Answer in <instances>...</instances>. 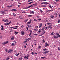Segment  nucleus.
<instances>
[{
    "label": "nucleus",
    "instance_id": "obj_27",
    "mask_svg": "<svg viewBox=\"0 0 60 60\" xmlns=\"http://www.w3.org/2000/svg\"><path fill=\"white\" fill-rule=\"evenodd\" d=\"M28 20V19H26L25 21H24L25 22V23H26V22H27V21Z\"/></svg>",
    "mask_w": 60,
    "mask_h": 60
},
{
    "label": "nucleus",
    "instance_id": "obj_57",
    "mask_svg": "<svg viewBox=\"0 0 60 60\" xmlns=\"http://www.w3.org/2000/svg\"><path fill=\"white\" fill-rule=\"evenodd\" d=\"M30 1H32V0H29L28 1V2H30Z\"/></svg>",
    "mask_w": 60,
    "mask_h": 60
},
{
    "label": "nucleus",
    "instance_id": "obj_55",
    "mask_svg": "<svg viewBox=\"0 0 60 60\" xmlns=\"http://www.w3.org/2000/svg\"><path fill=\"white\" fill-rule=\"evenodd\" d=\"M46 11H47V12H49V10H47Z\"/></svg>",
    "mask_w": 60,
    "mask_h": 60
},
{
    "label": "nucleus",
    "instance_id": "obj_53",
    "mask_svg": "<svg viewBox=\"0 0 60 60\" xmlns=\"http://www.w3.org/2000/svg\"><path fill=\"white\" fill-rule=\"evenodd\" d=\"M31 53V54L32 55H34V53L32 52Z\"/></svg>",
    "mask_w": 60,
    "mask_h": 60
},
{
    "label": "nucleus",
    "instance_id": "obj_17",
    "mask_svg": "<svg viewBox=\"0 0 60 60\" xmlns=\"http://www.w3.org/2000/svg\"><path fill=\"white\" fill-rule=\"evenodd\" d=\"M48 28H50V29H52V27H51V26L49 25L48 26Z\"/></svg>",
    "mask_w": 60,
    "mask_h": 60
},
{
    "label": "nucleus",
    "instance_id": "obj_7",
    "mask_svg": "<svg viewBox=\"0 0 60 60\" xmlns=\"http://www.w3.org/2000/svg\"><path fill=\"white\" fill-rule=\"evenodd\" d=\"M11 21H10L8 23H4V24L5 26H7L8 25H10V24H11Z\"/></svg>",
    "mask_w": 60,
    "mask_h": 60
},
{
    "label": "nucleus",
    "instance_id": "obj_3",
    "mask_svg": "<svg viewBox=\"0 0 60 60\" xmlns=\"http://www.w3.org/2000/svg\"><path fill=\"white\" fill-rule=\"evenodd\" d=\"M13 28V27H9V30H10V32H13V31L14 30L12 29V28Z\"/></svg>",
    "mask_w": 60,
    "mask_h": 60
},
{
    "label": "nucleus",
    "instance_id": "obj_24",
    "mask_svg": "<svg viewBox=\"0 0 60 60\" xmlns=\"http://www.w3.org/2000/svg\"><path fill=\"white\" fill-rule=\"evenodd\" d=\"M12 5H11V6H7V7H8V8H10L12 6Z\"/></svg>",
    "mask_w": 60,
    "mask_h": 60
},
{
    "label": "nucleus",
    "instance_id": "obj_30",
    "mask_svg": "<svg viewBox=\"0 0 60 60\" xmlns=\"http://www.w3.org/2000/svg\"><path fill=\"white\" fill-rule=\"evenodd\" d=\"M41 7H46V6L44 5L41 6Z\"/></svg>",
    "mask_w": 60,
    "mask_h": 60
},
{
    "label": "nucleus",
    "instance_id": "obj_29",
    "mask_svg": "<svg viewBox=\"0 0 60 60\" xmlns=\"http://www.w3.org/2000/svg\"><path fill=\"white\" fill-rule=\"evenodd\" d=\"M31 6H32V7H33V5H31L30 6H29L28 7H27L28 8H30V7H31Z\"/></svg>",
    "mask_w": 60,
    "mask_h": 60
},
{
    "label": "nucleus",
    "instance_id": "obj_40",
    "mask_svg": "<svg viewBox=\"0 0 60 60\" xmlns=\"http://www.w3.org/2000/svg\"><path fill=\"white\" fill-rule=\"evenodd\" d=\"M40 12H41L42 13H43V11H42V10H40Z\"/></svg>",
    "mask_w": 60,
    "mask_h": 60
},
{
    "label": "nucleus",
    "instance_id": "obj_12",
    "mask_svg": "<svg viewBox=\"0 0 60 60\" xmlns=\"http://www.w3.org/2000/svg\"><path fill=\"white\" fill-rule=\"evenodd\" d=\"M29 56V55H28L27 56H25L24 57V59H26H26H28V57Z\"/></svg>",
    "mask_w": 60,
    "mask_h": 60
},
{
    "label": "nucleus",
    "instance_id": "obj_4",
    "mask_svg": "<svg viewBox=\"0 0 60 60\" xmlns=\"http://www.w3.org/2000/svg\"><path fill=\"white\" fill-rule=\"evenodd\" d=\"M49 52V51L48 50H47L43 52L42 53H43V54H47V53H48Z\"/></svg>",
    "mask_w": 60,
    "mask_h": 60
},
{
    "label": "nucleus",
    "instance_id": "obj_54",
    "mask_svg": "<svg viewBox=\"0 0 60 60\" xmlns=\"http://www.w3.org/2000/svg\"><path fill=\"white\" fill-rule=\"evenodd\" d=\"M32 14H34V11H32Z\"/></svg>",
    "mask_w": 60,
    "mask_h": 60
},
{
    "label": "nucleus",
    "instance_id": "obj_22",
    "mask_svg": "<svg viewBox=\"0 0 60 60\" xmlns=\"http://www.w3.org/2000/svg\"><path fill=\"white\" fill-rule=\"evenodd\" d=\"M23 58H20L18 59V60H23Z\"/></svg>",
    "mask_w": 60,
    "mask_h": 60
},
{
    "label": "nucleus",
    "instance_id": "obj_23",
    "mask_svg": "<svg viewBox=\"0 0 60 60\" xmlns=\"http://www.w3.org/2000/svg\"><path fill=\"white\" fill-rule=\"evenodd\" d=\"M14 37L12 36L11 37V40H14Z\"/></svg>",
    "mask_w": 60,
    "mask_h": 60
},
{
    "label": "nucleus",
    "instance_id": "obj_6",
    "mask_svg": "<svg viewBox=\"0 0 60 60\" xmlns=\"http://www.w3.org/2000/svg\"><path fill=\"white\" fill-rule=\"evenodd\" d=\"M14 43H12V45L13 46H15V45H16V43H17L15 41H14Z\"/></svg>",
    "mask_w": 60,
    "mask_h": 60
},
{
    "label": "nucleus",
    "instance_id": "obj_64",
    "mask_svg": "<svg viewBox=\"0 0 60 60\" xmlns=\"http://www.w3.org/2000/svg\"><path fill=\"white\" fill-rule=\"evenodd\" d=\"M22 13H26V12H22Z\"/></svg>",
    "mask_w": 60,
    "mask_h": 60
},
{
    "label": "nucleus",
    "instance_id": "obj_13",
    "mask_svg": "<svg viewBox=\"0 0 60 60\" xmlns=\"http://www.w3.org/2000/svg\"><path fill=\"white\" fill-rule=\"evenodd\" d=\"M40 25L39 26V28H41V27H42V23H40Z\"/></svg>",
    "mask_w": 60,
    "mask_h": 60
},
{
    "label": "nucleus",
    "instance_id": "obj_41",
    "mask_svg": "<svg viewBox=\"0 0 60 60\" xmlns=\"http://www.w3.org/2000/svg\"><path fill=\"white\" fill-rule=\"evenodd\" d=\"M53 11V10H49V12H50L51 11Z\"/></svg>",
    "mask_w": 60,
    "mask_h": 60
},
{
    "label": "nucleus",
    "instance_id": "obj_28",
    "mask_svg": "<svg viewBox=\"0 0 60 60\" xmlns=\"http://www.w3.org/2000/svg\"><path fill=\"white\" fill-rule=\"evenodd\" d=\"M23 9H28V8L27 7H25L23 8Z\"/></svg>",
    "mask_w": 60,
    "mask_h": 60
},
{
    "label": "nucleus",
    "instance_id": "obj_37",
    "mask_svg": "<svg viewBox=\"0 0 60 60\" xmlns=\"http://www.w3.org/2000/svg\"><path fill=\"white\" fill-rule=\"evenodd\" d=\"M19 17L20 19H23V18H22V17L21 16H20Z\"/></svg>",
    "mask_w": 60,
    "mask_h": 60
},
{
    "label": "nucleus",
    "instance_id": "obj_39",
    "mask_svg": "<svg viewBox=\"0 0 60 60\" xmlns=\"http://www.w3.org/2000/svg\"><path fill=\"white\" fill-rule=\"evenodd\" d=\"M54 32H52V33H51V35H54Z\"/></svg>",
    "mask_w": 60,
    "mask_h": 60
},
{
    "label": "nucleus",
    "instance_id": "obj_18",
    "mask_svg": "<svg viewBox=\"0 0 60 60\" xmlns=\"http://www.w3.org/2000/svg\"><path fill=\"white\" fill-rule=\"evenodd\" d=\"M14 33L15 35H16L17 34H18L19 33L18 32H17V31H15L14 32Z\"/></svg>",
    "mask_w": 60,
    "mask_h": 60
},
{
    "label": "nucleus",
    "instance_id": "obj_47",
    "mask_svg": "<svg viewBox=\"0 0 60 60\" xmlns=\"http://www.w3.org/2000/svg\"><path fill=\"white\" fill-rule=\"evenodd\" d=\"M58 50H60V48L59 47H58Z\"/></svg>",
    "mask_w": 60,
    "mask_h": 60
},
{
    "label": "nucleus",
    "instance_id": "obj_16",
    "mask_svg": "<svg viewBox=\"0 0 60 60\" xmlns=\"http://www.w3.org/2000/svg\"><path fill=\"white\" fill-rule=\"evenodd\" d=\"M41 29H39V30L38 32V34H40L41 32Z\"/></svg>",
    "mask_w": 60,
    "mask_h": 60
},
{
    "label": "nucleus",
    "instance_id": "obj_10",
    "mask_svg": "<svg viewBox=\"0 0 60 60\" xmlns=\"http://www.w3.org/2000/svg\"><path fill=\"white\" fill-rule=\"evenodd\" d=\"M0 13L1 14H3V15L4 14H6V13L4 12V11H0Z\"/></svg>",
    "mask_w": 60,
    "mask_h": 60
},
{
    "label": "nucleus",
    "instance_id": "obj_63",
    "mask_svg": "<svg viewBox=\"0 0 60 60\" xmlns=\"http://www.w3.org/2000/svg\"><path fill=\"white\" fill-rule=\"evenodd\" d=\"M18 4H21V3H19Z\"/></svg>",
    "mask_w": 60,
    "mask_h": 60
},
{
    "label": "nucleus",
    "instance_id": "obj_58",
    "mask_svg": "<svg viewBox=\"0 0 60 60\" xmlns=\"http://www.w3.org/2000/svg\"><path fill=\"white\" fill-rule=\"evenodd\" d=\"M48 1V0H42V1Z\"/></svg>",
    "mask_w": 60,
    "mask_h": 60
},
{
    "label": "nucleus",
    "instance_id": "obj_36",
    "mask_svg": "<svg viewBox=\"0 0 60 60\" xmlns=\"http://www.w3.org/2000/svg\"><path fill=\"white\" fill-rule=\"evenodd\" d=\"M45 42V41L44 39L43 40V43H44Z\"/></svg>",
    "mask_w": 60,
    "mask_h": 60
},
{
    "label": "nucleus",
    "instance_id": "obj_50",
    "mask_svg": "<svg viewBox=\"0 0 60 60\" xmlns=\"http://www.w3.org/2000/svg\"><path fill=\"white\" fill-rule=\"evenodd\" d=\"M34 35H35V36H37V35H38V34H34Z\"/></svg>",
    "mask_w": 60,
    "mask_h": 60
},
{
    "label": "nucleus",
    "instance_id": "obj_5",
    "mask_svg": "<svg viewBox=\"0 0 60 60\" xmlns=\"http://www.w3.org/2000/svg\"><path fill=\"white\" fill-rule=\"evenodd\" d=\"M9 43V41H6L5 42L2 43V44L3 45H5L6 44H7V43Z\"/></svg>",
    "mask_w": 60,
    "mask_h": 60
},
{
    "label": "nucleus",
    "instance_id": "obj_43",
    "mask_svg": "<svg viewBox=\"0 0 60 60\" xmlns=\"http://www.w3.org/2000/svg\"><path fill=\"white\" fill-rule=\"evenodd\" d=\"M5 51H6V52H7L8 51V49H5Z\"/></svg>",
    "mask_w": 60,
    "mask_h": 60
},
{
    "label": "nucleus",
    "instance_id": "obj_45",
    "mask_svg": "<svg viewBox=\"0 0 60 60\" xmlns=\"http://www.w3.org/2000/svg\"><path fill=\"white\" fill-rule=\"evenodd\" d=\"M19 55V53H18V54H15V55L16 56H18Z\"/></svg>",
    "mask_w": 60,
    "mask_h": 60
},
{
    "label": "nucleus",
    "instance_id": "obj_14",
    "mask_svg": "<svg viewBox=\"0 0 60 60\" xmlns=\"http://www.w3.org/2000/svg\"><path fill=\"white\" fill-rule=\"evenodd\" d=\"M54 38H58V35H55L54 37Z\"/></svg>",
    "mask_w": 60,
    "mask_h": 60
},
{
    "label": "nucleus",
    "instance_id": "obj_8",
    "mask_svg": "<svg viewBox=\"0 0 60 60\" xmlns=\"http://www.w3.org/2000/svg\"><path fill=\"white\" fill-rule=\"evenodd\" d=\"M54 15L55 17H57V16L59 15H58V14L57 13H54Z\"/></svg>",
    "mask_w": 60,
    "mask_h": 60
},
{
    "label": "nucleus",
    "instance_id": "obj_9",
    "mask_svg": "<svg viewBox=\"0 0 60 60\" xmlns=\"http://www.w3.org/2000/svg\"><path fill=\"white\" fill-rule=\"evenodd\" d=\"M41 4H49V3L47 2H43Z\"/></svg>",
    "mask_w": 60,
    "mask_h": 60
},
{
    "label": "nucleus",
    "instance_id": "obj_35",
    "mask_svg": "<svg viewBox=\"0 0 60 60\" xmlns=\"http://www.w3.org/2000/svg\"><path fill=\"white\" fill-rule=\"evenodd\" d=\"M47 50V49L45 48V49H43V51H46Z\"/></svg>",
    "mask_w": 60,
    "mask_h": 60
},
{
    "label": "nucleus",
    "instance_id": "obj_44",
    "mask_svg": "<svg viewBox=\"0 0 60 60\" xmlns=\"http://www.w3.org/2000/svg\"><path fill=\"white\" fill-rule=\"evenodd\" d=\"M49 7H50L51 8V9H52V7H51V5H50L49 6Z\"/></svg>",
    "mask_w": 60,
    "mask_h": 60
},
{
    "label": "nucleus",
    "instance_id": "obj_31",
    "mask_svg": "<svg viewBox=\"0 0 60 60\" xmlns=\"http://www.w3.org/2000/svg\"><path fill=\"white\" fill-rule=\"evenodd\" d=\"M50 17H51V18H53L54 17V16L53 15H51L50 16Z\"/></svg>",
    "mask_w": 60,
    "mask_h": 60
},
{
    "label": "nucleus",
    "instance_id": "obj_51",
    "mask_svg": "<svg viewBox=\"0 0 60 60\" xmlns=\"http://www.w3.org/2000/svg\"><path fill=\"white\" fill-rule=\"evenodd\" d=\"M15 27L17 28L18 27V26H15Z\"/></svg>",
    "mask_w": 60,
    "mask_h": 60
},
{
    "label": "nucleus",
    "instance_id": "obj_20",
    "mask_svg": "<svg viewBox=\"0 0 60 60\" xmlns=\"http://www.w3.org/2000/svg\"><path fill=\"white\" fill-rule=\"evenodd\" d=\"M31 21H32V20L31 19L30 20V21L28 22L27 23V24H30L31 23Z\"/></svg>",
    "mask_w": 60,
    "mask_h": 60
},
{
    "label": "nucleus",
    "instance_id": "obj_1",
    "mask_svg": "<svg viewBox=\"0 0 60 60\" xmlns=\"http://www.w3.org/2000/svg\"><path fill=\"white\" fill-rule=\"evenodd\" d=\"M42 31V33L41 34L39 35V36H42V35H43V34H45V31L44 30Z\"/></svg>",
    "mask_w": 60,
    "mask_h": 60
},
{
    "label": "nucleus",
    "instance_id": "obj_49",
    "mask_svg": "<svg viewBox=\"0 0 60 60\" xmlns=\"http://www.w3.org/2000/svg\"><path fill=\"white\" fill-rule=\"evenodd\" d=\"M1 30L2 31L4 30V28H1Z\"/></svg>",
    "mask_w": 60,
    "mask_h": 60
},
{
    "label": "nucleus",
    "instance_id": "obj_15",
    "mask_svg": "<svg viewBox=\"0 0 60 60\" xmlns=\"http://www.w3.org/2000/svg\"><path fill=\"white\" fill-rule=\"evenodd\" d=\"M21 34L22 35H23L25 34V32L23 31H22L21 32Z\"/></svg>",
    "mask_w": 60,
    "mask_h": 60
},
{
    "label": "nucleus",
    "instance_id": "obj_2",
    "mask_svg": "<svg viewBox=\"0 0 60 60\" xmlns=\"http://www.w3.org/2000/svg\"><path fill=\"white\" fill-rule=\"evenodd\" d=\"M2 21H3L5 22H7V23H8V22H9V21H8V20L7 19H4Z\"/></svg>",
    "mask_w": 60,
    "mask_h": 60
},
{
    "label": "nucleus",
    "instance_id": "obj_59",
    "mask_svg": "<svg viewBox=\"0 0 60 60\" xmlns=\"http://www.w3.org/2000/svg\"><path fill=\"white\" fill-rule=\"evenodd\" d=\"M18 6L19 7H20V6L19 5H18Z\"/></svg>",
    "mask_w": 60,
    "mask_h": 60
},
{
    "label": "nucleus",
    "instance_id": "obj_46",
    "mask_svg": "<svg viewBox=\"0 0 60 60\" xmlns=\"http://www.w3.org/2000/svg\"><path fill=\"white\" fill-rule=\"evenodd\" d=\"M33 3V2H32L30 3H29V4H32V3Z\"/></svg>",
    "mask_w": 60,
    "mask_h": 60
},
{
    "label": "nucleus",
    "instance_id": "obj_34",
    "mask_svg": "<svg viewBox=\"0 0 60 60\" xmlns=\"http://www.w3.org/2000/svg\"><path fill=\"white\" fill-rule=\"evenodd\" d=\"M13 14L14 15V17H16V14H15L14 13H13Z\"/></svg>",
    "mask_w": 60,
    "mask_h": 60
},
{
    "label": "nucleus",
    "instance_id": "obj_11",
    "mask_svg": "<svg viewBox=\"0 0 60 60\" xmlns=\"http://www.w3.org/2000/svg\"><path fill=\"white\" fill-rule=\"evenodd\" d=\"M13 51V50H9L8 52V53H11V52H12Z\"/></svg>",
    "mask_w": 60,
    "mask_h": 60
},
{
    "label": "nucleus",
    "instance_id": "obj_33",
    "mask_svg": "<svg viewBox=\"0 0 60 60\" xmlns=\"http://www.w3.org/2000/svg\"><path fill=\"white\" fill-rule=\"evenodd\" d=\"M51 24V23L49 22L47 23V24L48 25H50Z\"/></svg>",
    "mask_w": 60,
    "mask_h": 60
},
{
    "label": "nucleus",
    "instance_id": "obj_62",
    "mask_svg": "<svg viewBox=\"0 0 60 60\" xmlns=\"http://www.w3.org/2000/svg\"><path fill=\"white\" fill-rule=\"evenodd\" d=\"M26 42H27V41H27V40H26L25 41Z\"/></svg>",
    "mask_w": 60,
    "mask_h": 60
},
{
    "label": "nucleus",
    "instance_id": "obj_52",
    "mask_svg": "<svg viewBox=\"0 0 60 60\" xmlns=\"http://www.w3.org/2000/svg\"><path fill=\"white\" fill-rule=\"evenodd\" d=\"M46 58L45 57H41V58H42V59H44V58Z\"/></svg>",
    "mask_w": 60,
    "mask_h": 60
},
{
    "label": "nucleus",
    "instance_id": "obj_32",
    "mask_svg": "<svg viewBox=\"0 0 60 60\" xmlns=\"http://www.w3.org/2000/svg\"><path fill=\"white\" fill-rule=\"evenodd\" d=\"M58 23H60V19H59L58 20V21L57 22Z\"/></svg>",
    "mask_w": 60,
    "mask_h": 60
},
{
    "label": "nucleus",
    "instance_id": "obj_56",
    "mask_svg": "<svg viewBox=\"0 0 60 60\" xmlns=\"http://www.w3.org/2000/svg\"><path fill=\"white\" fill-rule=\"evenodd\" d=\"M39 53H41V51H39Z\"/></svg>",
    "mask_w": 60,
    "mask_h": 60
},
{
    "label": "nucleus",
    "instance_id": "obj_60",
    "mask_svg": "<svg viewBox=\"0 0 60 60\" xmlns=\"http://www.w3.org/2000/svg\"><path fill=\"white\" fill-rule=\"evenodd\" d=\"M1 26L2 27L1 28H4V26H3L1 25Z\"/></svg>",
    "mask_w": 60,
    "mask_h": 60
},
{
    "label": "nucleus",
    "instance_id": "obj_25",
    "mask_svg": "<svg viewBox=\"0 0 60 60\" xmlns=\"http://www.w3.org/2000/svg\"><path fill=\"white\" fill-rule=\"evenodd\" d=\"M45 29V28L43 27L42 28V29H41L42 31H44V30Z\"/></svg>",
    "mask_w": 60,
    "mask_h": 60
},
{
    "label": "nucleus",
    "instance_id": "obj_21",
    "mask_svg": "<svg viewBox=\"0 0 60 60\" xmlns=\"http://www.w3.org/2000/svg\"><path fill=\"white\" fill-rule=\"evenodd\" d=\"M45 47H48L49 46V45L47 43H45Z\"/></svg>",
    "mask_w": 60,
    "mask_h": 60
},
{
    "label": "nucleus",
    "instance_id": "obj_48",
    "mask_svg": "<svg viewBox=\"0 0 60 60\" xmlns=\"http://www.w3.org/2000/svg\"><path fill=\"white\" fill-rule=\"evenodd\" d=\"M32 16V15H28V16L29 17H31V16Z\"/></svg>",
    "mask_w": 60,
    "mask_h": 60
},
{
    "label": "nucleus",
    "instance_id": "obj_42",
    "mask_svg": "<svg viewBox=\"0 0 60 60\" xmlns=\"http://www.w3.org/2000/svg\"><path fill=\"white\" fill-rule=\"evenodd\" d=\"M27 41H29L30 40V38H28L27 39H26Z\"/></svg>",
    "mask_w": 60,
    "mask_h": 60
},
{
    "label": "nucleus",
    "instance_id": "obj_19",
    "mask_svg": "<svg viewBox=\"0 0 60 60\" xmlns=\"http://www.w3.org/2000/svg\"><path fill=\"white\" fill-rule=\"evenodd\" d=\"M10 11H17V10L16 9H13L12 10H10Z\"/></svg>",
    "mask_w": 60,
    "mask_h": 60
},
{
    "label": "nucleus",
    "instance_id": "obj_38",
    "mask_svg": "<svg viewBox=\"0 0 60 60\" xmlns=\"http://www.w3.org/2000/svg\"><path fill=\"white\" fill-rule=\"evenodd\" d=\"M57 35H58V38L59 37H60V35L59 34H57Z\"/></svg>",
    "mask_w": 60,
    "mask_h": 60
},
{
    "label": "nucleus",
    "instance_id": "obj_61",
    "mask_svg": "<svg viewBox=\"0 0 60 60\" xmlns=\"http://www.w3.org/2000/svg\"><path fill=\"white\" fill-rule=\"evenodd\" d=\"M57 2V1H59V0H55Z\"/></svg>",
    "mask_w": 60,
    "mask_h": 60
},
{
    "label": "nucleus",
    "instance_id": "obj_26",
    "mask_svg": "<svg viewBox=\"0 0 60 60\" xmlns=\"http://www.w3.org/2000/svg\"><path fill=\"white\" fill-rule=\"evenodd\" d=\"M27 26L29 28H30L31 26L30 25H28Z\"/></svg>",
    "mask_w": 60,
    "mask_h": 60
}]
</instances>
